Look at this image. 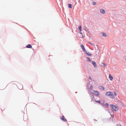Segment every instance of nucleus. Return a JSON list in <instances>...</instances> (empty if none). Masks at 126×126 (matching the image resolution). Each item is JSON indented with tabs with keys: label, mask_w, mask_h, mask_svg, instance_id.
<instances>
[{
	"label": "nucleus",
	"mask_w": 126,
	"mask_h": 126,
	"mask_svg": "<svg viewBox=\"0 0 126 126\" xmlns=\"http://www.w3.org/2000/svg\"><path fill=\"white\" fill-rule=\"evenodd\" d=\"M105 95L106 96H109L112 99L114 98L115 97V96L111 92H108Z\"/></svg>",
	"instance_id": "obj_1"
},
{
	"label": "nucleus",
	"mask_w": 126,
	"mask_h": 126,
	"mask_svg": "<svg viewBox=\"0 0 126 126\" xmlns=\"http://www.w3.org/2000/svg\"><path fill=\"white\" fill-rule=\"evenodd\" d=\"M110 106L115 111H117L118 110V108L117 106H115L113 105H110Z\"/></svg>",
	"instance_id": "obj_2"
},
{
	"label": "nucleus",
	"mask_w": 126,
	"mask_h": 126,
	"mask_svg": "<svg viewBox=\"0 0 126 126\" xmlns=\"http://www.w3.org/2000/svg\"><path fill=\"white\" fill-rule=\"evenodd\" d=\"M93 93L95 95L99 96L100 95L99 93L97 91H94Z\"/></svg>",
	"instance_id": "obj_3"
},
{
	"label": "nucleus",
	"mask_w": 126,
	"mask_h": 126,
	"mask_svg": "<svg viewBox=\"0 0 126 126\" xmlns=\"http://www.w3.org/2000/svg\"><path fill=\"white\" fill-rule=\"evenodd\" d=\"M80 46L83 51L85 52V53H87V51L86 50L84 46L82 45H81Z\"/></svg>",
	"instance_id": "obj_4"
},
{
	"label": "nucleus",
	"mask_w": 126,
	"mask_h": 126,
	"mask_svg": "<svg viewBox=\"0 0 126 126\" xmlns=\"http://www.w3.org/2000/svg\"><path fill=\"white\" fill-rule=\"evenodd\" d=\"M61 119L64 121H66V120L65 118L64 117L63 115H62L61 117Z\"/></svg>",
	"instance_id": "obj_5"
},
{
	"label": "nucleus",
	"mask_w": 126,
	"mask_h": 126,
	"mask_svg": "<svg viewBox=\"0 0 126 126\" xmlns=\"http://www.w3.org/2000/svg\"><path fill=\"white\" fill-rule=\"evenodd\" d=\"M101 35L102 36L107 37V35L105 33H100Z\"/></svg>",
	"instance_id": "obj_6"
},
{
	"label": "nucleus",
	"mask_w": 126,
	"mask_h": 126,
	"mask_svg": "<svg viewBox=\"0 0 126 126\" xmlns=\"http://www.w3.org/2000/svg\"><path fill=\"white\" fill-rule=\"evenodd\" d=\"M100 11L101 13L102 14H104L105 13V11L104 9H101L100 10Z\"/></svg>",
	"instance_id": "obj_7"
},
{
	"label": "nucleus",
	"mask_w": 126,
	"mask_h": 126,
	"mask_svg": "<svg viewBox=\"0 0 126 126\" xmlns=\"http://www.w3.org/2000/svg\"><path fill=\"white\" fill-rule=\"evenodd\" d=\"M92 63L93 65L94 66V67L95 68H96L97 67L96 64V63L93 61L92 62Z\"/></svg>",
	"instance_id": "obj_8"
},
{
	"label": "nucleus",
	"mask_w": 126,
	"mask_h": 126,
	"mask_svg": "<svg viewBox=\"0 0 126 126\" xmlns=\"http://www.w3.org/2000/svg\"><path fill=\"white\" fill-rule=\"evenodd\" d=\"M99 88L102 91H104V87L102 86H100L99 87Z\"/></svg>",
	"instance_id": "obj_9"
},
{
	"label": "nucleus",
	"mask_w": 126,
	"mask_h": 126,
	"mask_svg": "<svg viewBox=\"0 0 126 126\" xmlns=\"http://www.w3.org/2000/svg\"><path fill=\"white\" fill-rule=\"evenodd\" d=\"M109 78L110 80H112L113 78V77L111 76L110 74L109 75Z\"/></svg>",
	"instance_id": "obj_10"
},
{
	"label": "nucleus",
	"mask_w": 126,
	"mask_h": 126,
	"mask_svg": "<svg viewBox=\"0 0 126 126\" xmlns=\"http://www.w3.org/2000/svg\"><path fill=\"white\" fill-rule=\"evenodd\" d=\"M27 48H32V46L30 44H28L26 46Z\"/></svg>",
	"instance_id": "obj_11"
},
{
	"label": "nucleus",
	"mask_w": 126,
	"mask_h": 126,
	"mask_svg": "<svg viewBox=\"0 0 126 126\" xmlns=\"http://www.w3.org/2000/svg\"><path fill=\"white\" fill-rule=\"evenodd\" d=\"M103 106L104 107H108L109 106V104L107 103H106L105 104L103 105Z\"/></svg>",
	"instance_id": "obj_12"
},
{
	"label": "nucleus",
	"mask_w": 126,
	"mask_h": 126,
	"mask_svg": "<svg viewBox=\"0 0 126 126\" xmlns=\"http://www.w3.org/2000/svg\"><path fill=\"white\" fill-rule=\"evenodd\" d=\"M23 88V86L21 85H20L18 86V88L20 89H22Z\"/></svg>",
	"instance_id": "obj_13"
},
{
	"label": "nucleus",
	"mask_w": 126,
	"mask_h": 126,
	"mask_svg": "<svg viewBox=\"0 0 126 126\" xmlns=\"http://www.w3.org/2000/svg\"><path fill=\"white\" fill-rule=\"evenodd\" d=\"M101 64H102V66L103 67H105L106 65L105 63H101Z\"/></svg>",
	"instance_id": "obj_14"
},
{
	"label": "nucleus",
	"mask_w": 126,
	"mask_h": 126,
	"mask_svg": "<svg viewBox=\"0 0 126 126\" xmlns=\"http://www.w3.org/2000/svg\"><path fill=\"white\" fill-rule=\"evenodd\" d=\"M68 7L70 8H72V5L71 4H69L68 5Z\"/></svg>",
	"instance_id": "obj_15"
},
{
	"label": "nucleus",
	"mask_w": 126,
	"mask_h": 126,
	"mask_svg": "<svg viewBox=\"0 0 126 126\" xmlns=\"http://www.w3.org/2000/svg\"><path fill=\"white\" fill-rule=\"evenodd\" d=\"M11 84V86H13V85H14V86H16V85L15 83H13V82Z\"/></svg>",
	"instance_id": "obj_16"
},
{
	"label": "nucleus",
	"mask_w": 126,
	"mask_h": 126,
	"mask_svg": "<svg viewBox=\"0 0 126 126\" xmlns=\"http://www.w3.org/2000/svg\"><path fill=\"white\" fill-rule=\"evenodd\" d=\"M95 101L99 104H100L101 103L100 101L99 100H95Z\"/></svg>",
	"instance_id": "obj_17"
},
{
	"label": "nucleus",
	"mask_w": 126,
	"mask_h": 126,
	"mask_svg": "<svg viewBox=\"0 0 126 126\" xmlns=\"http://www.w3.org/2000/svg\"><path fill=\"white\" fill-rule=\"evenodd\" d=\"M79 29L80 31H81V26H80L79 27Z\"/></svg>",
	"instance_id": "obj_18"
},
{
	"label": "nucleus",
	"mask_w": 126,
	"mask_h": 126,
	"mask_svg": "<svg viewBox=\"0 0 126 126\" xmlns=\"http://www.w3.org/2000/svg\"><path fill=\"white\" fill-rule=\"evenodd\" d=\"M90 89L91 90H92L93 89V86L92 85H91L90 87Z\"/></svg>",
	"instance_id": "obj_19"
},
{
	"label": "nucleus",
	"mask_w": 126,
	"mask_h": 126,
	"mask_svg": "<svg viewBox=\"0 0 126 126\" xmlns=\"http://www.w3.org/2000/svg\"><path fill=\"white\" fill-rule=\"evenodd\" d=\"M96 4V2H95L93 1V4L94 5H95Z\"/></svg>",
	"instance_id": "obj_20"
},
{
	"label": "nucleus",
	"mask_w": 126,
	"mask_h": 126,
	"mask_svg": "<svg viewBox=\"0 0 126 126\" xmlns=\"http://www.w3.org/2000/svg\"><path fill=\"white\" fill-rule=\"evenodd\" d=\"M87 59H88V60L89 61H90V62H91V60L90 59L89 57H87Z\"/></svg>",
	"instance_id": "obj_21"
},
{
	"label": "nucleus",
	"mask_w": 126,
	"mask_h": 126,
	"mask_svg": "<svg viewBox=\"0 0 126 126\" xmlns=\"http://www.w3.org/2000/svg\"><path fill=\"white\" fill-rule=\"evenodd\" d=\"M86 54H87V55H89V56H92V55L91 54H89L88 53H87Z\"/></svg>",
	"instance_id": "obj_22"
},
{
	"label": "nucleus",
	"mask_w": 126,
	"mask_h": 126,
	"mask_svg": "<svg viewBox=\"0 0 126 126\" xmlns=\"http://www.w3.org/2000/svg\"><path fill=\"white\" fill-rule=\"evenodd\" d=\"M88 43L90 44L92 46H93V45L90 42H89Z\"/></svg>",
	"instance_id": "obj_23"
},
{
	"label": "nucleus",
	"mask_w": 126,
	"mask_h": 126,
	"mask_svg": "<svg viewBox=\"0 0 126 126\" xmlns=\"http://www.w3.org/2000/svg\"><path fill=\"white\" fill-rule=\"evenodd\" d=\"M117 126H121V124H118L117 125Z\"/></svg>",
	"instance_id": "obj_24"
},
{
	"label": "nucleus",
	"mask_w": 126,
	"mask_h": 126,
	"mask_svg": "<svg viewBox=\"0 0 126 126\" xmlns=\"http://www.w3.org/2000/svg\"><path fill=\"white\" fill-rule=\"evenodd\" d=\"M114 94L116 96L117 95V94L115 92H114Z\"/></svg>",
	"instance_id": "obj_25"
},
{
	"label": "nucleus",
	"mask_w": 126,
	"mask_h": 126,
	"mask_svg": "<svg viewBox=\"0 0 126 126\" xmlns=\"http://www.w3.org/2000/svg\"><path fill=\"white\" fill-rule=\"evenodd\" d=\"M124 59L126 61V56L124 57Z\"/></svg>",
	"instance_id": "obj_26"
},
{
	"label": "nucleus",
	"mask_w": 126,
	"mask_h": 126,
	"mask_svg": "<svg viewBox=\"0 0 126 126\" xmlns=\"http://www.w3.org/2000/svg\"><path fill=\"white\" fill-rule=\"evenodd\" d=\"M90 79H92V78L90 77Z\"/></svg>",
	"instance_id": "obj_27"
}]
</instances>
